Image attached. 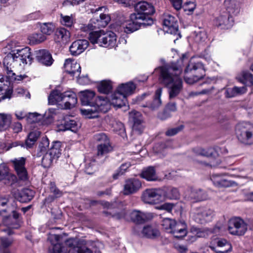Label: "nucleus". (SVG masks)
I'll return each instance as SVG.
<instances>
[{"label":"nucleus","instance_id":"obj_1","mask_svg":"<svg viewBox=\"0 0 253 253\" xmlns=\"http://www.w3.org/2000/svg\"><path fill=\"white\" fill-rule=\"evenodd\" d=\"M160 79L162 83L169 89V98H173L181 91L182 80L180 77L182 69L171 63L160 67Z\"/></svg>","mask_w":253,"mask_h":253},{"label":"nucleus","instance_id":"obj_2","mask_svg":"<svg viewBox=\"0 0 253 253\" xmlns=\"http://www.w3.org/2000/svg\"><path fill=\"white\" fill-rule=\"evenodd\" d=\"M88 38L92 43L98 44L100 46L112 48L117 45L116 35L112 32L92 31L89 33Z\"/></svg>","mask_w":253,"mask_h":253},{"label":"nucleus","instance_id":"obj_3","mask_svg":"<svg viewBox=\"0 0 253 253\" xmlns=\"http://www.w3.org/2000/svg\"><path fill=\"white\" fill-rule=\"evenodd\" d=\"M110 102L106 97L98 96L95 98L91 108L81 109V112L83 115L88 118H94L98 117V112L106 113L110 109Z\"/></svg>","mask_w":253,"mask_h":253},{"label":"nucleus","instance_id":"obj_4","mask_svg":"<svg viewBox=\"0 0 253 253\" xmlns=\"http://www.w3.org/2000/svg\"><path fill=\"white\" fill-rule=\"evenodd\" d=\"M238 140L243 143L250 144L253 142V125L247 122L238 124L235 129Z\"/></svg>","mask_w":253,"mask_h":253},{"label":"nucleus","instance_id":"obj_5","mask_svg":"<svg viewBox=\"0 0 253 253\" xmlns=\"http://www.w3.org/2000/svg\"><path fill=\"white\" fill-rule=\"evenodd\" d=\"M134 8L136 12L132 14L133 19H142L146 22L147 20L152 19L149 15L155 12V9L151 3L141 1L135 4Z\"/></svg>","mask_w":253,"mask_h":253},{"label":"nucleus","instance_id":"obj_6","mask_svg":"<svg viewBox=\"0 0 253 253\" xmlns=\"http://www.w3.org/2000/svg\"><path fill=\"white\" fill-rule=\"evenodd\" d=\"M165 195V190L164 189H148L143 192L141 198L145 203L156 204L163 201Z\"/></svg>","mask_w":253,"mask_h":253},{"label":"nucleus","instance_id":"obj_7","mask_svg":"<svg viewBox=\"0 0 253 253\" xmlns=\"http://www.w3.org/2000/svg\"><path fill=\"white\" fill-rule=\"evenodd\" d=\"M248 228V224L240 217H234L229 220L228 230L232 235H244L247 231Z\"/></svg>","mask_w":253,"mask_h":253},{"label":"nucleus","instance_id":"obj_8","mask_svg":"<svg viewBox=\"0 0 253 253\" xmlns=\"http://www.w3.org/2000/svg\"><path fill=\"white\" fill-rule=\"evenodd\" d=\"M64 70L66 72L71 76L78 78V82L81 84H84L87 82V78L79 77L81 71V67L79 63L74 60L67 59L64 64Z\"/></svg>","mask_w":253,"mask_h":253},{"label":"nucleus","instance_id":"obj_9","mask_svg":"<svg viewBox=\"0 0 253 253\" xmlns=\"http://www.w3.org/2000/svg\"><path fill=\"white\" fill-rule=\"evenodd\" d=\"M214 215V211L207 208H197L192 215L195 222L202 224L211 221Z\"/></svg>","mask_w":253,"mask_h":253},{"label":"nucleus","instance_id":"obj_10","mask_svg":"<svg viewBox=\"0 0 253 253\" xmlns=\"http://www.w3.org/2000/svg\"><path fill=\"white\" fill-rule=\"evenodd\" d=\"M12 216H5L2 219L3 224L7 227L3 231L6 232L8 235L14 234L13 229H18L21 226V219L19 214L14 210L11 211Z\"/></svg>","mask_w":253,"mask_h":253},{"label":"nucleus","instance_id":"obj_11","mask_svg":"<svg viewBox=\"0 0 253 253\" xmlns=\"http://www.w3.org/2000/svg\"><path fill=\"white\" fill-rule=\"evenodd\" d=\"M110 21V17L108 15L101 13L99 18H93L87 25H84L81 28L83 31L90 32L97 28L105 27Z\"/></svg>","mask_w":253,"mask_h":253},{"label":"nucleus","instance_id":"obj_12","mask_svg":"<svg viewBox=\"0 0 253 253\" xmlns=\"http://www.w3.org/2000/svg\"><path fill=\"white\" fill-rule=\"evenodd\" d=\"M13 43V42L8 43L7 47L9 50H11V52H14L17 56V59L19 60V65H21V63L24 64L31 63L32 57L30 48L29 47H25L22 48L13 49L12 47Z\"/></svg>","mask_w":253,"mask_h":253},{"label":"nucleus","instance_id":"obj_13","mask_svg":"<svg viewBox=\"0 0 253 253\" xmlns=\"http://www.w3.org/2000/svg\"><path fill=\"white\" fill-rule=\"evenodd\" d=\"M225 175H229L233 177L238 176L237 173H224L221 174L213 173L211 176V180L213 185L217 187H228L233 185V182L224 177Z\"/></svg>","mask_w":253,"mask_h":253},{"label":"nucleus","instance_id":"obj_14","mask_svg":"<svg viewBox=\"0 0 253 253\" xmlns=\"http://www.w3.org/2000/svg\"><path fill=\"white\" fill-rule=\"evenodd\" d=\"M47 241L51 244V247L49 248L50 253H67L61 245L63 242L62 236L49 234Z\"/></svg>","mask_w":253,"mask_h":253},{"label":"nucleus","instance_id":"obj_15","mask_svg":"<svg viewBox=\"0 0 253 253\" xmlns=\"http://www.w3.org/2000/svg\"><path fill=\"white\" fill-rule=\"evenodd\" d=\"M17 59V56L13 52L7 54L3 59V66L5 68L8 77H13L14 75L13 69L18 65H19V62Z\"/></svg>","mask_w":253,"mask_h":253},{"label":"nucleus","instance_id":"obj_16","mask_svg":"<svg viewBox=\"0 0 253 253\" xmlns=\"http://www.w3.org/2000/svg\"><path fill=\"white\" fill-rule=\"evenodd\" d=\"M153 19L147 20V22L142 19H133L132 14L130 15V20L128 21L125 24V32L126 33H132L137 30L141 26H146L152 25Z\"/></svg>","mask_w":253,"mask_h":253},{"label":"nucleus","instance_id":"obj_17","mask_svg":"<svg viewBox=\"0 0 253 253\" xmlns=\"http://www.w3.org/2000/svg\"><path fill=\"white\" fill-rule=\"evenodd\" d=\"M15 170L20 179L25 181L28 179V173L25 168L26 158L20 157L11 161Z\"/></svg>","mask_w":253,"mask_h":253},{"label":"nucleus","instance_id":"obj_18","mask_svg":"<svg viewBox=\"0 0 253 253\" xmlns=\"http://www.w3.org/2000/svg\"><path fill=\"white\" fill-rule=\"evenodd\" d=\"M215 25L222 29L230 28L234 23L233 18L226 11H223L214 21Z\"/></svg>","mask_w":253,"mask_h":253},{"label":"nucleus","instance_id":"obj_19","mask_svg":"<svg viewBox=\"0 0 253 253\" xmlns=\"http://www.w3.org/2000/svg\"><path fill=\"white\" fill-rule=\"evenodd\" d=\"M185 198L186 200L195 203L206 200L208 195L205 191L201 189L190 188L186 192Z\"/></svg>","mask_w":253,"mask_h":253},{"label":"nucleus","instance_id":"obj_20","mask_svg":"<svg viewBox=\"0 0 253 253\" xmlns=\"http://www.w3.org/2000/svg\"><path fill=\"white\" fill-rule=\"evenodd\" d=\"M163 25L167 33L179 35L177 21L174 16L169 14L166 15L164 18Z\"/></svg>","mask_w":253,"mask_h":253},{"label":"nucleus","instance_id":"obj_21","mask_svg":"<svg viewBox=\"0 0 253 253\" xmlns=\"http://www.w3.org/2000/svg\"><path fill=\"white\" fill-rule=\"evenodd\" d=\"M141 182L139 179L129 178L125 181L123 193L126 195L134 194L141 188Z\"/></svg>","mask_w":253,"mask_h":253},{"label":"nucleus","instance_id":"obj_22","mask_svg":"<svg viewBox=\"0 0 253 253\" xmlns=\"http://www.w3.org/2000/svg\"><path fill=\"white\" fill-rule=\"evenodd\" d=\"M131 220L136 224H142L153 218L150 212H144L138 210H133L130 213Z\"/></svg>","mask_w":253,"mask_h":253},{"label":"nucleus","instance_id":"obj_23","mask_svg":"<svg viewBox=\"0 0 253 253\" xmlns=\"http://www.w3.org/2000/svg\"><path fill=\"white\" fill-rule=\"evenodd\" d=\"M36 59L41 64L45 66H51L54 61L51 54L45 49H41L35 51Z\"/></svg>","mask_w":253,"mask_h":253},{"label":"nucleus","instance_id":"obj_24","mask_svg":"<svg viewBox=\"0 0 253 253\" xmlns=\"http://www.w3.org/2000/svg\"><path fill=\"white\" fill-rule=\"evenodd\" d=\"M173 225L169 233L172 234L173 236L177 238H182L185 236L187 233V225L184 221L176 222L174 221Z\"/></svg>","mask_w":253,"mask_h":253},{"label":"nucleus","instance_id":"obj_25","mask_svg":"<svg viewBox=\"0 0 253 253\" xmlns=\"http://www.w3.org/2000/svg\"><path fill=\"white\" fill-rule=\"evenodd\" d=\"M94 243L92 240H81L79 242V246L74 248L70 251V253H93L92 248Z\"/></svg>","mask_w":253,"mask_h":253},{"label":"nucleus","instance_id":"obj_26","mask_svg":"<svg viewBox=\"0 0 253 253\" xmlns=\"http://www.w3.org/2000/svg\"><path fill=\"white\" fill-rule=\"evenodd\" d=\"M88 46V42L87 40H79L72 43L69 50L72 55L77 56L83 52Z\"/></svg>","mask_w":253,"mask_h":253},{"label":"nucleus","instance_id":"obj_27","mask_svg":"<svg viewBox=\"0 0 253 253\" xmlns=\"http://www.w3.org/2000/svg\"><path fill=\"white\" fill-rule=\"evenodd\" d=\"M97 153L96 161L98 163H103L106 158V155L112 151V147L110 142L107 143H100L97 146Z\"/></svg>","mask_w":253,"mask_h":253},{"label":"nucleus","instance_id":"obj_28","mask_svg":"<svg viewBox=\"0 0 253 253\" xmlns=\"http://www.w3.org/2000/svg\"><path fill=\"white\" fill-rule=\"evenodd\" d=\"M225 5L226 12L232 17L237 15L241 11L239 0H225Z\"/></svg>","mask_w":253,"mask_h":253},{"label":"nucleus","instance_id":"obj_29","mask_svg":"<svg viewBox=\"0 0 253 253\" xmlns=\"http://www.w3.org/2000/svg\"><path fill=\"white\" fill-rule=\"evenodd\" d=\"M82 104L83 105L92 107L95 102V92L92 90H85L80 92Z\"/></svg>","mask_w":253,"mask_h":253},{"label":"nucleus","instance_id":"obj_30","mask_svg":"<svg viewBox=\"0 0 253 253\" xmlns=\"http://www.w3.org/2000/svg\"><path fill=\"white\" fill-rule=\"evenodd\" d=\"M110 102L118 108L126 106L127 104L126 97L118 90L112 95Z\"/></svg>","mask_w":253,"mask_h":253},{"label":"nucleus","instance_id":"obj_31","mask_svg":"<svg viewBox=\"0 0 253 253\" xmlns=\"http://www.w3.org/2000/svg\"><path fill=\"white\" fill-rule=\"evenodd\" d=\"M70 33L69 31L64 28H59L56 29L54 35V40L57 43H66L69 41Z\"/></svg>","mask_w":253,"mask_h":253},{"label":"nucleus","instance_id":"obj_32","mask_svg":"<svg viewBox=\"0 0 253 253\" xmlns=\"http://www.w3.org/2000/svg\"><path fill=\"white\" fill-rule=\"evenodd\" d=\"M63 102L64 103V108L70 109L75 107L77 103V97L75 93L68 91L63 93Z\"/></svg>","mask_w":253,"mask_h":253},{"label":"nucleus","instance_id":"obj_33","mask_svg":"<svg viewBox=\"0 0 253 253\" xmlns=\"http://www.w3.org/2000/svg\"><path fill=\"white\" fill-rule=\"evenodd\" d=\"M162 88H158L155 93L153 99L147 102L144 107H148L152 110H155L159 108L162 104L161 97L162 93Z\"/></svg>","mask_w":253,"mask_h":253},{"label":"nucleus","instance_id":"obj_34","mask_svg":"<svg viewBox=\"0 0 253 253\" xmlns=\"http://www.w3.org/2000/svg\"><path fill=\"white\" fill-rule=\"evenodd\" d=\"M35 192L29 189L25 188L19 191L15 194V198L21 203L30 201L34 196Z\"/></svg>","mask_w":253,"mask_h":253},{"label":"nucleus","instance_id":"obj_35","mask_svg":"<svg viewBox=\"0 0 253 253\" xmlns=\"http://www.w3.org/2000/svg\"><path fill=\"white\" fill-rule=\"evenodd\" d=\"M216 244L217 247L211 246L210 248L217 253H227L232 249L231 245L225 239H219Z\"/></svg>","mask_w":253,"mask_h":253},{"label":"nucleus","instance_id":"obj_36","mask_svg":"<svg viewBox=\"0 0 253 253\" xmlns=\"http://www.w3.org/2000/svg\"><path fill=\"white\" fill-rule=\"evenodd\" d=\"M140 176L149 181H154L159 180V177L156 174L154 167H149L142 170L140 173Z\"/></svg>","mask_w":253,"mask_h":253},{"label":"nucleus","instance_id":"obj_37","mask_svg":"<svg viewBox=\"0 0 253 253\" xmlns=\"http://www.w3.org/2000/svg\"><path fill=\"white\" fill-rule=\"evenodd\" d=\"M141 234L143 237L154 239L160 235V232L153 226L147 225L143 227L141 231Z\"/></svg>","mask_w":253,"mask_h":253},{"label":"nucleus","instance_id":"obj_38","mask_svg":"<svg viewBox=\"0 0 253 253\" xmlns=\"http://www.w3.org/2000/svg\"><path fill=\"white\" fill-rule=\"evenodd\" d=\"M135 88V84L133 83L130 82L126 84H122L119 86L117 90L127 97L133 93Z\"/></svg>","mask_w":253,"mask_h":253},{"label":"nucleus","instance_id":"obj_39","mask_svg":"<svg viewBox=\"0 0 253 253\" xmlns=\"http://www.w3.org/2000/svg\"><path fill=\"white\" fill-rule=\"evenodd\" d=\"M11 123V116L9 114L0 113V131L7 129Z\"/></svg>","mask_w":253,"mask_h":253},{"label":"nucleus","instance_id":"obj_40","mask_svg":"<svg viewBox=\"0 0 253 253\" xmlns=\"http://www.w3.org/2000/svg\"><path fill=\"white\" fill-rule=\"evenodd\" d=\"M64 128L62 130H70L73 132H76L81 127L80 123L74 120L69 119H66L63 124Z\"/></svg>","mask_w":253,"mask_h":253},{"label":"nucleus","instance_id":"obj_41","mask_svg":"<svg viewBox=\"0 0 253 253\" xmlns=\"http://www.w3.org/2000/svg\"><path fill=\"white\" fill-rule=\"evenodd\" d=\"M129 119L133 123V130H137L138 126L142 121L141 114L136 111H132L129 113Z\"/></svg>","mask_w":253,"mask_h":253},{"label":"nucleus","instance_id":"obj_42","mask_svg":"<svg viewBox=\"0 0 253 253\" xmlns=\"http://www.w3.org/2000/svg\"><path fill=\"white\" fill-rule=\"evenodd\" d=\"M63 93L58 90L52 91L48 96V103L50 105H54L61 101H63Z\"/></svg>","mask_w":253,"mask_h":253},{"label":"nucleus","instance_id":"obj_43","mask_svg":"<svg viewBox=\"0 0 253 253\" xmlns=\"http://www.w3.org/2000/svg\"><path fill=\"white\" fill-rule=\"evenodd\" d=\"M195 153L198 155H201L207 157H215L216 155V151L211 148L205 149L202 148H197L194 149Z\"/></svg>","mask_w":253,"mask_h":253},{"label":"nucleus","instance_id":"obj_44","mask_svg":"<svg viewBox=\"0 0 253 253\" xmlns=\"http://www.w3.org/2000/svg\"><path fill=\"white\" fill-rule=\"evenodd\" d=\"M40 135L41 132L37 130L30 132L25 142L27 147L31 148L35 144Z\"/></svg>","mask_w":253,"mask_h":253},{"label":"nucleus","instance_id":"obj_45","mask_svg":"<svg viewBox=\"0 0 253 253\" xmlns=\"http://www.w3.org/2000/svg\"><path fill=\"white\" fill-rule=\"evenodd\" d=\"M193 35L194 40L198 43L202 44L205 43L207 40V34L204 30H199L195 31Z\"/></svg>","mask_w":253,"mask_h":253},{"label":"nucleus","instance_id":"obj_46","mask_svg":"<svg viewBox=\"0 0 253 253\" xmlns=\"http://www.w3.org/2000/svg\"><path fill=\"white\" fill-rule=\"evenodd\" d=\"M98 90L100 93L108 94L112 89V85L110 81H102L97 86Z\"/></svg>","mask_w":253,"mask_h":253},{"label":"nucleus","instance_id":"obj_47","mask_svg":"<svg viewBox=\"0 0 253 253\" xmlns=\"http://www.w3.org/2000/svg\"><path fill=\"white\" fill-rule=\"evenodd\" d=\"M240 81L246 85H253V78L252 74L248 71L243 72L242 76L240 78Z\"/></svg>","mask_w":253,"mask_h":253},{"label":"nucleus","instance_id":"obj_48","mask_svg":"<svg viewBox=\"0 0 253 253\" xmlns=\"http://www.w3.org/2000/svg\"><path fill=\"white\" fill-rule=\"evenodd\" d=\"M54 159H57L61 154L60 143L59 142H53L52 147L48 152Z\"/></svg>","mask_w":253,"mask_h":253},{"label":"nucleus","instance_id":"obj_49","mask_svg":"<svg viewBox=\"0 0 253 253\" xmlns=\"http://www.w3.org/2000/svg\"><path fill=\"white\" fill-rule=\"evenodd\" d=\"M54 28L52 23H44L41 26V31L43 34L50 35L53 32Z\"/></svg>","mask_w":253,"mask_h":253},{"label":"nucleus","instance_id":"obj_50","mask_svg":"<svg viewBox=\"0 0 253 253\" xmlns=\"http://www.w3.org/2000/svg\"><path fill=\"white\" fill-rule=\"evenodd\" d=\"M46 37L41 33L33 34L29 37L30 42L33 44L42 42L46 40Z\"/></svg>","mask_w":253,"mask_h":253},{"label":"nucleus","instance_id":"obj_51","mask_svg":"<svg viewBox=\"0 0 253 253\" xmlns=\"http://www.w3.org/2000/svg\"><path fill=\"white\" fill-rule=\"evenodd\" d=\"M84 240V239H78L74 238H69L66 240L65 241L66 245L69 247L71 248V249L69 251V253H70V251L74 248L79 246V242L81 240Z\"/></svg>","mask_w":253,"mask_h":253},{"label":"nucleus","instance_id":"obj_52","mask_svg":"<svg viewBox=\"0 0 253 253\" xmlns=\"http://www.w3.org/2000/svg\"><path fill=\"white\" fill-rule=\"evenodd\" d=\"M95 160H93L86 164L84 171L88 174H92L96 171L97 167L95 163Z\"/></svg>","mask_w":253,"mask_h":253},{"label":"nucleus","instance_id":"obj_53","mask_svg":"<svg viewBox=\"0 0 253 253\" xmlns=\"http://www.w3.org/2000/svg\"><path fill=\"white\" fill-rule=\"evenodd\" d=\"M165 197L169 199H177L179 197V193L176 188H171L168 190L167 193L165 192Z\"/></svg>","mask_w":253,"mask_h":253},{"label":"nucleus","instance_id":"obj_54","mask_svg":"<svg viewBox=\"0 0 253 253\" xmlns=\"http://www.w3.org/2000/svg\"><path fill=\"white\" fill-rule=\"evenodd\" d=\"M203 69V65L201 62L197 63H190L186 68L185 70V73H188L192 71H196L197 70Z\"/></svg>","mask_w":253,"mask_h":253},{"label":"nucleus","instance_id":"obj_55","mask_svg":"<svg viewBox=\"0 0 253 253\" xmlns=\"http://www.w3.org/2000/svg\"><path fill=\"white\" fill-rule=\"evenodd\" d=\"M54 159H55L53 156L50 155L48 152L46 153L42 159V166L44 168L50 167Z\"/></svg>","mask_w":253,"mask_h":253},{"label":"nucleus","instance_id":"obj_56","mask_svg":"<svg viewBox=\"0 0 253 253\" xmlns=\"http://www.w3.org/2000/svg\"><path fill=\"white\" fill-rule=\"evenodd\" d=\"M174 220L169 218H164L162 221V226L167 232L169 233V230H171Z\"/></svg>","mask_w":253,"mask_h":253},{"label":"nucleus","instance_id":"obj_57","mask_svg":"<svg viewBox=\"0 0 253 253\" xmlns=\"http://www.w3.org/2000/svg\"><path fill=\"white\" fill-rule=\"evenodd\" d=\"M60 16L61 18V22L62 24L67 27L72 26L73 23V18L72 15L71 16H67L61 14Z\"/></svg>","mask_w":253,"mask_h":253},{"label":"nucleus","instance_id":"obj_58","mask_svg":"<svg viewBox=\"0 0 253 253\" xmlns=\"http://www.w3.org/2000/svg\"><path fill=\"white\" fill-rule=\"evenodd\" d=\"M94 139L100 143H109V140L107 135L103 133H99L96 134L94 135Z\"/></svg>","mask_w":253,"mask_h":253},{"label":"nucleus","instance_id":"obj_59","mask_svg":"<svg viewBox=\"0 0 253 253\" xmlns=\"http://www.w3.org/2000/svg\"><path fill=\"white\" fill-rule=\"evenodd\" d=\"M9 203L8 200L5 198H0V215H2L3 212L7 211H10L9 209L4 208Z\"/></svg>","mask_w":253,"mask_h":253},{"label":"nucleus","instance_id":"obj_60","mask_svg":"<svg viewBox=\"0 0 253 253\" xmlns=\"http://www.w3.org/2000/svg\"><path fill=\"white\" fill-rule=\"evenodd\" d=\"M9 171L8 167L3 164L0 165V181L5 179L8 176Z\"/></svg>","mask_w":253,"mask_h":253},{"label":"nucleus","instance_id":"obj_61","mask_svg":"<svg viewBox=\"0 0 253 253\" xmlns=\"http://www.w3.org/2000/svg\"><path fill=\"white\" fill-rule=\"evenodd\" d=\"M6 93V96L8 97V95L11 93V91L9 89L7 85L3 84L2 82H0V95Z\"/></svg>","mask_w":253,"mask_h":253},{"label":"nucleus","instance_id":"obj_62","mask_svg":"<svg viewBox=\"0 0 253 253\" xmlns=\"http://www.w3.org/2000/svg\"><path fill=\"white\" fill-rule=\"evenodd\" d=\"M183 126L181 125L174 128L169 129L166 131V134L167 136H173L181 131L183 129Z\"/></svg>","mask_w":253,"mask_h":253},{"label":"nucleus","instance_id":"obj_63","mask_svg":"<svg viewBox=\"0 0 253 253\" xmlns=\"http://www.w3.org/2000/svg\"><path fill=\"white\" fill-rule=\"evenodd\" d=\"M174 206L175 205L173 204L166 203L157 207V209L159 210H165L169 212H170Z\"/></svg>","mask_w":253,"mask_h":253},{"label":"nucleus","instance_id":"obj_64","mask_svg":"<svg viewBox=\"0 0 253 253\" xmlns=\"http://www.w3.org/2000/svg\"><path fill=\"white\" fill-rule=\"evenodd\" d=\"M50 192L54 194L56 198L60 197L62 195V193L58 190L55 186L54 182H51L50 184Z\"/></svg>","mask_w":253,"mask_h":253}]
</instances>
